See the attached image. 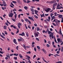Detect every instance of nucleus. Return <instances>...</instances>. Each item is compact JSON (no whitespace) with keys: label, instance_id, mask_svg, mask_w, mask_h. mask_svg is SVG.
I'll return each mask as SVG.
<instances>
[{"label":"nucleus","instance_id":"48","mask_svg":"<svg viewBox=\"0 0 63 63\" xmlns=\"http://www.w3.org/2000/svg\"><path fill=\"white\" fill-rule=\"evenodd\" d=\"M51 17L53 19H54V18H55V17L54 16H53L52 17Z\"/></svg>","mask_w":63,"mask_h":63},{"label":"nucleus","instance_id":"1","mask_svg":"<svg viewBox=\"0 0 63 63\" xmlns=\"http://www.w3.org/2000/svg\"><path fill=\"white\" fill-rule=\"evenodd\" d=\"M49 37L50 39H51V37L52 39H53V33H51V34L49 35Z\"/></svg>","mask_w":63,"mask_h":63},{"label":"nucleus","instance_id":"45","mask_svg":"<svg viewBox=\"0 0 63 63\" xmlns=\"http://www.w3.org/2000/svg\"><path fill=\"white\" fill-rule=\"evenodd\" d=\"M60 7V4L59 3L58 4V5H57V7Z\"/></svg>","mask_w":63,"mask_h":63},{"label":"nucleus","instance_id":"4","mask_svg":"<svg viewBox=\"0 0 63 63\" xmlns=\"http://www.w3.org/2000/svg\"><path fill=\"white\" fill-rule=\"evenodd\" d=\"M13 15L14 14L12 13H9V17H13Z\"/></svg>","mask_w":63,"mask_h":63},{"label":"nucleus","instance_id":"50","mask_svg":"<svg viewBox=\"0 0 63 63\" xmlns=\"http://www.w3.org/2000/svg\"><path fill=\"white\" fill-rule=\"evenodd\" d=\"M28 22L30 23V24H31V21L29 20L28 21Z\"/></svg>","mask_w":63,"mask_h":63},{"label":"nucleus","instance_id":"35","mask_svg":"<svg viewBox=\"0 0 63 63\" xmlns=\"http://www.w3.org/2000/svg\"><path fill=\"white\" fill-rule=\"evenodd\" d=\"M14 59H15V60H17V57H14Z\"/></svg>","mask_w":63,"mask_h":63},{"label":"nucleus","instance_id":"62","mask_svg":"<svg viewBox=\"0 0 63 63\" xmlns=\"http://www.w3.org/2000/svg\"><path fill=\"white\" fill-rule=\"evenodd\" d=\"M48 19H49V20H50V16H48Z\"/></svg>","mask_w":63,"mask_h":63},{"label":"nucleus","instance_id":"26","mask_svg":"<svg viewBox=\"0 0 63 63\" xmlns=\"http://www.w3.org/2000/svg\"><path fill=\"white\" fill-rule=\"evenodd\" d=\"M56 63H62V61H59L58 62H56Z\"/></svg>","mask_w":63,"mask_h":63},{"label":"nucleus","instance_id":"9","mask_svg":"<svg viewBox=\"0 0 63 63\" xmlns=\"http://www.w3.org/2000/svg\"><path fill=\"white\" fill-rule=\"evenodd\" d=\"M57 5V3L56 2L54 3L53 4V6L56 7V6Z\"/></svg>","mask_w":63,"mask_h":63},{"label":"nucleus","instance_id":"8","mask_svg":"<svg viewBox=\"0 0 63 63\" xmlns=\"http://www.w3.org/2000/svg\"><path fill=\"white\" fill-rule=\"evenodd\" d=\"M16 39H14L13 40V42L15 44H16V45H17V42H16Z\"/></svg>","mask_w":63,"mask_h":63},{"label":"nucleus","instance_id":"21","mask_svg":"<svg viewBox=\"0 0 63 63\" xmlns=\"http://www.w3.org/2000/svg\"><path fill=\"white\" fill-rule=\"evenodd\" d=\"M18 26H21V24L19 22L17 23Z\"/></svg>","mask_w":63,"mask_h":63},{"label":"nucleus","instance_id":"59","mask_svg":"<svg viewBox=\"0 0 63 63\" xmlns=\"http://www.w3.org/2000/svg\"><path fill=\"white\" fill-rule=\"evenodd\" d=\"M19 12H21L22 11V9H20L18 10Z\"/></svg>","mask_w":63,"mask_h":63},{"label":"nucleus","instance_id":"63","mask_svg":"<svg viewBox=\"0 0 63 63\" xmlns=\"http://www.w3.org/2000/svg\"><path fill=\"white\" fill-rule=\"evenodd\" d=\"M13 55H14V54H10V56H13Z\"/></svg>","mask_w":63,"mask_h":63},{"label":"nucleus","instance_id":"52","mask_svg":"<svg viewBox=\"0 0 63 63\" xmlns=\"http://www.w3.org/2000/svg\"><path fill=\"white\" fill-rule=\"evenodd\" d=\"M44 27H45V28H47V26H44Z\"/></svg>","mask_w":63,"mask_h":63},{"label":"nucleus","instance_id":"51","mask_svg":"<svg viewBox=\"0 0 63 63\" xmlns=\"http://www.w3.org/2000/svg\"><path fill=\"white\" fill-rule=\"evenodd\" d=\"M24 8L25 9V10H26V9H27V7L26 6H25L24 7Z\"/></svg>","mask_w":63,"mask_h":63},{"label":"nucleus","instance_id":"29","mask_svg":"<svg viewBox=\"0 0 63 63\" xmlns=\"http://www.w3.org/2000/svg\"><path fill=\"white\" fill-rule=\"evenodd\" d=\"M27 54H28V53H29V54H30L31 53V52L30 51H29L28 52H26Z\"/></svg>","mask_w":63,"mask_h":63},{"label":"nucleus","instance_id":"14","mask_svg":"<svg viewBox=\"0 0 63 63\" xmlns=\"http://www.w3.org/2000/svg\"><path fill=\"white\" fill-rule=\"evenodd\" d=\"M54 15H54L55 16H58V15H59V14H57V13L56 12H55V13H54Z\"/></svg>","mask_w":63,"mask_h":63},{"label":"nucleus","instance_id":"37","mask_svg":"<svg viewBox=\"0 0 63 63\" xmlns=\"http://www.w3.org/2000/svg\"><path fill=\"white\" fill-rule=\"evenodd\" d=\"M47 47H50V45H49L48 44H47Z\"/></svg>","mask_w":63,"mask_h":63},{"label":"nucleus","instance_id":"13","mask_svg":"<svg viewBox=\"0 0 63 63\" xmlns=\"http://www.w3.org/2000/svg\"><path fill=\"white\" fill-rule=\"evenodd\" d=\"M56 19H54L53 21V22H55L56 23V24L57 25H58V22H57V21H55V20H56Z\"/></svg>","mask_w":63,"mask_h":63},{"label":"nucleus","instance_id":"53","mask_svg":"<svg viewBox=\"0 0 63 63\" xmlns=\"http://www.w3.org/2000/svg\"><path fill=\"white\" fill-rule=\"evenodd\" d=\"M5 24L7 26H8V25H9V24L7 22L5 23Z\"/></svg>","mask_w":63,"mask_h":63},{"label":"nucleus","instance_id":"25","mask_svg":"<svg viewBox=\"0 0 63 63\" xmlns=\"http://www.w3.org/2000/svg\"><path fill=\"white\" fill-rule=\"evenodd\" d=\"M26 57H27V58H30V56L27 55H26Z\"/></svg>","mask_w":63,"mask_h":63},{"label":"nucleus","instance_id":"44","mask_svg":"<svg viewBox=\"0 0 63 63\" xmlns=\"http://www.w3.org/2000/svg\"><path fill=\"white\" fill-rule=\"evenodd\" d=\"M39 30H40V28H37V31H39Z\"/></svg>","mask_w":63,"mask_h":63},{"label":"nucleus","instance_id":"28","mask_svg":"<svg viewBox=\"0 0 63 63\" xmlns=\"http://www.w3.org/2000/svg\"><path fill=\"white\" fill-rule=\"evenodd\" d=\"M14 55L15 56H17L18 55V54H14Z\"/></svg>","mask_w":63,"mask_h":63},{"label":"nucleus","instance_id":"6","mask_svg":"<svg viewBox=\"0 0 63 63\" xmlns=\"http://www.w3.org/2000/svg\"><path fill=\"white\" fill-rule=\"evenodd\" d=\"M3 6H4V7H6V6H7V4L6 3L5 1H3Z\"/></svg>","mask_w":63,"mask_h":63},{"label":"nucleus","instance_id":"54","mask_svg":"<svg viewBox=\"0 0 63 63\" xmlns=\"http://www.w3.org/2000/svg\"><path fill=\"white\" fill-rule=\"evenodd\" d=\"M36 55H34L33 57V59H34V58H35L36 57Z\"/></svg>","mask_w":63,"mask_h":63},{"label":"nucleus","instance_id":"17","mask_svg":"<svg viewBox=\"0 0 63 63\" xmlns=\"http://www.w3.org/2000/svg\"><path fill=\"white\" fill-rule=\"evenodd\" d=\"M42 50L44 52V53H46L47 52H46V50H44V49H42Z\"/></svg>","mask_w":63,"mask_h":63},{"label":"nucleus","instance_id":"11","mask_svg":"<svg viewBox=\"0 0 63 63\" xmlns=\"http://www.w3.org/2000/svg\"><path fill=\"white\" fill-rule=\"evenodd\" d=\"M57 40L58 42H60V43L61 42V39L60 38H58Z\"/></svg>","mask_w":63,"mask_h":63},{"label":"nucleus","instance_id":"2","mask_svg":"<svg viewBox=\"0 0 63 63\" xmlns=\"http://www.w3.org/2000/svg\"><path fill=\"white\" fill-rule=\"evenodd\" d=\"M39 34V33L38 32H37V33H34L35 37H38V35Z\"/></svg>","mask_w":63,"mask_h":63},{"label":"nucleus","instance_id":"57","mask_svg":"<svg viewBox=\"0 0 63 63\" xmlns=\"http://www.w3.org/2000/svg\"><path fill=\"white\" fill-rule=\"evenodd\" d=\"M54 1H53V0L51 1V3H54Z\"/></svg>","mask_w":63,"mask_h":63},{"label":"nucleus","instance_id":"27","mask_svg":"<svg viewBox=\"0 0 63 63\" xmlns=\"http://www.w3.org/2000/svg\"><path fill=\"white\" fill-rule=\"evenodd\" d=\"M37 48L38 49H40V47H39V46H37Z\"/></svg>","mask_w":63,"mask_h":63},{"label":"nucleus","instance_id":"56","mask_svg":"<svg viewBox=\"0 0 63 63\" xmlns=\"http://www.w3.org/2000/svg\"><path fill=\"white\" fill-rule=\"evenodd\" d=\"M53 25H54V26H56V24H55L54 23H53Z\"/></svg>","mask_w":63,"mask_h":63},{"label":"nucleus","instance_id":"32","mask_svg":"<svg viewBox=\"0 0 63 63\" xmlns=\"http://www.w3.org/2000/svg\"><path fill=\"white\" fill-rule=\"evenodd\" d=\"M53 15H54V14H53L52 13H51L50 14V16H51V17H52V16H53Z\"/></svg>","mask_w":63,"mask_h":63},{"label":"nucleus","instance_id":"36","mask_svg":"<svg viewBox=\"0 0 63 63\" xmlns=\"http://www.w3.org/2000/svg\"><path fill=\"white\" fill-rule=\"evenodd\" d=\"M4 33L6 35H7L8 34V33H7V32H6V31H4Z\"/></svg>","mask_w":63,"mask_h":63},{"label":"nucleus","instance_id":"49","mask_svg":"<svg viewBox=\"0 0 63 63\" xmlns=\"http://www.w3.org/2000/svg\"><path fill=\"white\" fill-rule=\"evenodd\" d=\"M60 53V51H58L57 52V54H59Z\"/></svg>","mask_w":63,"mask_h":63},{"label":"nucleus","instance_id":"33","mask_svg":"<svg viewBox=\"0 0 63 63\" xmlns=\"http://www.w3.org/2000/svg\"><path fill=\"white\" fill-rule=\"evenodd\" d=\"M17 14H16L15 15V19H16V17H17Z\"/></svg>","mask_w":63,"mask_h":63},{"label":"nucleus","instance_id":"58","mask_svg":"<svg viewBox=\"0 0 63 63\" xmlns=\"http://www.w3.org/2000/svg\"><path fill=\"white\" fill-rule=\"evenodd\" d=\"M52 9L53 10H55V6H53Z\"/></svg>","mask_w":63,"mask_h":63},{"label":"nucleus","instance_id":"24","mask_svg":"<svg viewBox=\"0 0 63 63\" xmlns=\"http://www.w3.org/2000/svg\"><path fill=\"white\" fill-rule=\"evenodd\" d=\"M1 35V37L2 38H3V39H5V37L3 36V35Z\"/></svg>","mask_w":63,"mask_h":63},{"label":"nucleus","instance_id":"47","mask_svg":"<svg viewBox=\"0 0 63 63\" xmlns=\"http://www.w3.org/2000/svg\"><path fill=\"white\" fill-rule=\"evenodd\" d=\"M2 35H3V36H5V34L3 32H2Z\"/></svg>","mask_w":63,"mask_h":63},{"label":"nucleus","instance_id":"38","mask_svg":"<svg viewBox=\"0 0 63 63\" xmlns=\"http://www.w3.org/2000/svg\"><path fill=\"white\" fill-rule=\"evenodd\" d=\"M36 39L37 41H39V39L37 38H36Z\"/></svg>","mask_w":63,"mask_h":63},{"label":"nucleus","instance_id":"12","mask_svg":"<svg viewBox=\"0 0 63 63\" xmlns=\"http://www.w3.org/2000/svg\"><path fill=\"white\" fill-rule=\"evenodd\" d=\"M22 47H24V49H26V46H25V44H23Z\"/></svg>","mask_w":63,"mask_h":63},{"label":"nucleus","instance_id":"61","mask_svg":"<svg viewBox=\"0 0 63 63\" xmlns=\"http://www.w3.org/2000/svg\"><path fill=\"white\" fill-rule=\"evenodd\" d=\"M19 47L18 46H17L16 47V49H17V50H18V48Z\"/></svg>","mask_w":63,"mask_h":63},{"label":"nucleus","instance_id":"20","mask_svg":"<svg viewBox=\"0 0 63 63\" xmlns=\"http://www.w3.org/2000/svg\"><path fill=\"white\" fill-rule=\"evenodd\" d=\"M30 10H31V11H32V12H34V9H33L31 8Z\"/></svg>","mask_w":63,"mask_h":63},{"label":"nucleus","instance_id":"5","mask_svg":"<svg viewBox=\"0 0 63 63\" xmlns=\"http://www.w3.org/2000/svg\"><path fill=\"white\" fill-rule=\"evenodd\" d=\"M19 35L22 36H25V33L24 32H23L22 33V34L20 33L19 34Z\"/></svg>","mask_w":63,"mask_h":63},{"label":"nucleus","instance_id":"43","mask_svg":"<svg viewBox=\"0 0 63 63\" xmlns=\"http://www.w3.org/2000/svg\"><path fill=\"white\" fill-rule=\"evenodd\" d=\"M4 53V52L3 51H0V53H1V54H3Z\"/></svg>","mask_w":63,"mask_h":63},{"label":"nucleus","instance_id":"55","mask_svg":"<svg viewBox=\"0 0 63 63\" xmlns=\"http://www.w3.org/2000/svg\"><path fill=\"white\" fill-rule=\"evenodd\" d=\"M7 23H9L10 24H11V23H10V22H9V21H8V20H7Z\"/></svg>","mask_w":63,"mask_h":63},{"label":"nucleus","instance_id":"7","mask_svg":"<svg viewBox=\"0 0 63 63\" xmlns=\"http://www.w3.org/2000/svg\"><path fill=\"white\" fill-rule=\"evenodd\" d=\"M28 18L29 19H31L32 20V21H34V19H33V18L32 17H30L29 16H28Z\"/></svg>","mask_w":63,"mask_h":63},{"label":"nucleus","instance_id":"19","mask_svg":"<svg viewBox=\"0 0 63 63\" xmlns=\"http://www.w3.org/2000/svg\"><path fill=\"white\" fill-rule=\"evenodd\" d=\"M19 57H20V58H22V57H23L22 56L21 54H19Z\"/></svg>","mask_w":63,"mask_h":63},{"label":"nucleus","instance_id":"22","mask_svg":"<svg viewBox=\"0 0 63 63\" xmlns=\"http://www.w3.org/2000/svg\"><path fill=\"white\" fill-rule=\"evenodd\" d=\"M62 15H59L58 16L59 18H61L62 17Z\"/></svg>","mask_w":63,"mask_h":63},{"label":"nucleus","instance_id":"10","mask_svg":"<svg viewBox=\"0 0 63 63\" xmlns=\"http://www.w3.org/2000/svg\"><path fill=\"white\" fill-rule=\"evenodd\" d=\"M34 12H35V14H36V15H37V16H38V14H37V13H38V11L36 10H34Z\"/></svg>","mask_w":63,"mask_h":63},{"label":"nucleus","instance_id":"40","mask_svg":"<svg viewBox=\"0 0 63 63\" xmlns=\"http://www.w3.org/2000/svg\"><path fill=\"white\" fill-rule=\"evenodd\" d=\"M63 47H62V48L61 49V51L62 52H63Z\"/></svg>","mask_w":63,"mask_h":63},{"label":"nucleus","instance_id":"60","mask_svg":"<svg viewBox=\"0 0 63 63\" xmlns=\"http://www.w3.org/2000/svg\"><path fill=\"white\" fill-rule=\"evenodd\" d=\"M12 20H13V21H16V20H15V19H12Z\"/></svg>","mask_w":63,"mask_h":63},{"label":"nucleus","instance_id":"64","mask_svg":"<svg viewBox=\"0 0 63 63\" xmlns=\"http://www.w3.org/2000/svg\"><path fill=\"white\" fill-rule=\"evenodd\" d=\"M22 38L21 37H20V39L21 41H22Z\"/></svg>","mask_w":63,"mask_h":63},{"label":"nucleus","instance_id":"15","mask_svg":"<svg viewBox=\"0 0 63 63\" xmlns=\"http://www.w3.org/2000/svg\"><path fill=\"white\" fill-rule=\"evenodd\" d=\"M42 59H43L44 61V62H45L46 63H48V62H47V61H46V60H45L44 59V58H42Z\"/></svg>","mask_w":63,"mask_h":63},{"label":"nucleus","instance_id":"42","mask_svg":"<svg viewBox=\"0 0 63 63\" xmlns=\"http://www.w3.org/2000/svg\"><path fill=\"white\" fill-rule=\"evenodd\" d=\"M13 3H15V4H16V2L15 1H12Z\"/></svg>","mask_w":63,"mask_h":63},{"label":"nucleus","instance_id":"31","mask_svg":"<svg viewBox=\"0 0 63 63\" xmlns=\"http://www.w3.org/2000/svg\"><path fill=\"white\" fill-rule=\"evenodd\" d=\"M26 35L27 36V37H29V35H28V33L27 32L26 33Z\"/></svg>","mask_w":63,"mask_h":63},{"label":"nucleus","instance_id":"34","mask_svg":"<svg viewBox=\"0 0 63 63\" xmlns=\"http://www.w3.org/2000/svg\"><path fill=\"white\" fill-rule=\"evenodd\" d=\"M4 29H7V27L4 26Z\"/></svg>","mask_w":63,"mask_h":63},{"label":"nucleus","instance_id":"30","mask_svg":"<svg viewBox=\"0 0 63 63\" xmlns=\"http://www.w3.org/2000/svg\"><path fill=\"white\" fill-rule=\"evenodd\" d=\"M34 16L36 18H38V17L37 16H36V15H34Z\"/></svg>","mask_w":63,"mask_h":63},{"label":"nucleus","instance_id":"18","mask_svg":"<svg viewBox=\"0 0 63 63\" xmlns=\"http://www.w3.org/2000/svg\"><path fill=\"white\" fill-rule=\"evenodd\" d=\"M40 16H41V17H45V15H44V14H43L42 15L40 14Z\"/></svg>","mask_w":63,"mask_h":63},{"label":"nucleus","instance_id":"39","mask_svg":"<svg viewBox=\"0 0 63 63\" xmlns=\"http://www.w3.org/2000/svg\"><path fill=\"white\" fill-rule=\"evenodd\" d=\"M51 33V32H50V31H49L48 32V33L49 34H50Z\"/></svg>","mask_w":63,"mask_h":63},{"label":"nucleus","instance_id":"3","mask_svg":"<svg viewBox=\"0 0 63 63\" xmlns=\"http://www.w3.org/2000/svg\"><path fill=\"white\" fill-rule=\"evenodd\" d=\"M50 10H51V9L49 8H48L46 9L45 10V11H46V12H47V13L48 12H49V11H50Z\"/></svg>","mask_w":63,"mask_h":63},{"label":"nucleus","instance_id":"41","mask_svg":"<svg viewBox=\"0 0 63 63\" xmlns=\"http://www.w3.org/2000/svg\"><path fill=\"white\" fill-rule=\"evenodd\" d=\"M27 3H30V2H31V1L30 0H27Z\"/></svg>","mask_w":63,"mask_h":63},{"label":"nucleus","instance_id":"16","mask_svg":"<svg viewBox=\"0 0 63 63\" xmlns=\"http://www.w3.org/2000/svg\"><path fill=\"white\" fill-rule=\"evenodd\" d=\"M29 20V19H28L27 18H26L25 19V21L26 22H28Z\"/></svg>","mask_w":63,"mask_h":63},{"label":"nucleus","instance_id":"46","mask_svg":"<svg viewBox=\"0 0 63 63\" xmlns=\"http://www.w3.org/2000/svg\"><path fill=\"white\" fill-rule=\"evenodd\" d=\"M34 50L35 51H36L37 50V49H36V48L35 47L34 48Z\"/></svg>","mask_w":63,"mask_h":63},{"label":"nucleus","instance_id":"23","mask_svg":"<svg viewBox=\"0 0 63 63\" xmlns=\"http://www.w3.org/2000/svg\"><path fill=\"white\" fill-rule=\"evenodd\" d=\"M59 33L60 34H61V35H62V32H61V30H60L59 32Z\"/></svg>","mask_w":63,"mask_h":63}]
</instances>
